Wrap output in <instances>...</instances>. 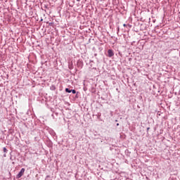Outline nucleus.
<instances>
[{"mask_svg":"<svg viewBox=\"0 0 180 180\" xmlns=\"http://www.w3.org/2000/svg\"><path fill=\"white\" fill-rule=\"evenodd\" d=\"M115 122H117V120H115Z\"/></svg>","mask_w":180,"mask_h":180,"instance_id":"12","label":"nucleus"},{"mask_svg":"<svg viewBox=\"0 0 180 180\" xmlns=\"http://www.w3.org/2000/svg\"><path fill=\"white\" fill-rule=\"evenodd\" d=\"M71 92H72V94H77V91H75V89H72V90H71Z\"/></svg>","mask_w":180,"mask_h":180,"instance_id":"5","label":"nucleus"},{"mask_svg":"<svg viewBox=\"0 0 180 180\" xmlns=\"http://www.w3.org/2000/svg\"><path fill=\"white\" fill-rule=\"evenodd\" d=\"M120 29L118 27V28H117V32H120Z\"/></svg>","mask_w":180,"mask_h":180,"instance_id":"8","label":"nucleus"},{"mask_svg":"<svg viewBox=\"0 0 180 180\" xmlns=\"http://www.w3.org/2000/svg\"><path fill=\"white\" fill-rule=\"evenodd\" d=\"M81 0H77V2H79Z\"/></svg>","mask_w":180,"mask_h":180,"instance_id":"9","label":"nucleus"},{"mask_svg":"<svg viewBox=\"0 0 180 180\" xmlns=\"http://www.w3.org/2000/svg\"><path fill=\"white\" fill-rule=\"evenodd\" d=\"M65 92H68V94H71V90H70V89H68V88H66Z\"/></svg>","mask_w":180,"mask_h":180,"instance_id":"3","label":"nucleus"},{"mask_svg":"<svg viewBox=\"0 0 180 180\" xmlns=\"http://www.w3.org/2000/svg\"><path fill=\"white\" fill-rule=\"evenodd\" d=\"M3 150H4V153H7V151H8V150L5 147L3 148Z\"/></svg>","mask_w":180,"mask_h":180,"instance_id":"6","label":"nucleus"},{"mask_svg":"<svg viewBox=\"0 0 180 180\" xmlns=\"http://www.w3.org/2000/svg\"><path fill=\"white\" fill-rule=\"evenodd\" d=\"M23 174H25V168H22L20 172L17 174V178H22L23 176Z\"/></svg>","mask_w":180,"mask_h":180,"instance_id":"1","label":"nucleus"},{"mask_svg":"<svg viewBox=\"0 0 180 180\" xmlns=\"http://www.w3.org/2000/svg\"><path fill=\"white\" fill-rule=\"evenodd\" d=\"M124 27H126L127 25L126 24L123 25Z\"/></svg>","mask_w":180,"mask_h":180,"instance_id":"7","label":"nucleus"},{"mask_svg":"<svg viewBox=\"0 0 180 180\" xmlns=\"http://www.w3.org/2000/svg\"><path fill=\"white\" fill-rule=\"evenodd\" d=\"M147 130H150V128H148Z\"/></svg>","mask_w":180,"mask_h":180,"instance_id":"11","label":"nucleus"},{"mask_svg":"<svg viewBox=\"0 0 180 180\" xmlns=\"http://www.w3.org/2000/svg\"><path fill=\"white\" fill-rule=\"evenodd\" d=\"M108 57H113V56H115V53L113 52V50L112 49H108Z\"/></svg>","mask_w":180,"mask_h":180,"instance_id":"2","label":"nucleus"},{"mask_svg":"<svg viewBox=\"0 0 180 180\" xmlns=\"http://www.w3.org/2000/svg\"><path fill=\"white\" fill-rule=\"evenodd\" d=\"M45 180H51V177L50 176H46Z\"/></svg>","mask_w":180,"mask_h":180,"instance_id":"4","label":"nucleus"},{"mask_svg":"<svg viewBox=\"0 0 180 180\" xmlns=\"http://www.w3.org/2000/svg\"><path fill=\"white\" fill-rule=\"evenodd\" d=\"M117 126H119V123L117 124Z\"/></svg>","mask_w":180,"mask_h":180,"instance_id":"10","label":"nucleus"}]
</instances>
